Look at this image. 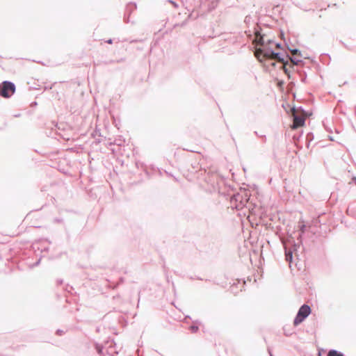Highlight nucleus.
Segmentation results:
<instances>
[{
  "instance_id": "obj_1",
  "label": "nucleus",
  "mask_w": 356,
  "mask_h": 356,
  "mask_svg": "<svg viewBox=\"0 0 356 356\" xmlns=\"http://www.w3.org/2000/svg\"><path fill=\"white\" fill-rule=\"evenodd\" d=\"M253 32L257 36L260 37L258 44H260L261 47L257 49V58L260 62H262L263 60L270 61L275 59L277 60L279 62L283 64L281 68L288 76L289 79L291 78V74L290 70L286 67V66L289 65L290 67L293 69L295 65H300L303 64V60L301 59L296 58L288 54L284 56L282 53L275 52L272 48L267 47L264 38V35L261 33V28H260L259 26H254Z\"/></svg>"
},
{
  "instance_id": "obj_2",
  "label": "nucleus",
  "mask_w": 356,
  "mask_h": 356,
  "mask_svg": "<svg viewBox=\"0 0 356 356\" xmlns=\"http://www.w3.org/2000/svg\"><path fill=\"white\" fill-rule=\"evenodd\" d=\"M300 234L298 237V243H296L293 238L290 236V238L288 240L289 243L291 245V247H289L286 243H284V248L285 252V260L289 263V266H291V263L293 261V254H296V252L298 249L300 248V244L302 243V234L305 232L306 225L305 224L300 225Z\"/></svg>"
},
{
  "instance_id": "obj_3",
  "label": "nucleus",
  "mask_w": 356,
  "mask_h": 356,
  "mask_svg": "<svg viewBox=\"0 0 356 356\" xmlns=\"http://www.w3.org/2000/svg\"><path fill=\"white\" fill-rule=\"evenodd\" d=\"M250 197V193L248 191L241 188L238 192L234 193L230 197L232 207L236 210H241L244 207H248Z\"/></svg>"
},
{
  "instance_id": "obj_4",
  "label": "nucleus",
  "mask_w": 356,
  "mask_h": 356,
  "mask_svg": "<svg viewBox=\"0 0 356 356\" xmlns=\"http://www.w3.org/2000/svg\"><path fill=\"white\" fill-rule=\"evenodd\" d=\"M15 83L10 81H3L0 83V96L3 98H10L15 93Z\"/></svg>"
},
{
  "instance_id": "obj_5",
  "label": "nucleus",
  "mask_w": 356,
  "mask_h": 356,
  "mask_svg": "<svg viewBox=\"0 0 356 356\" xmlns=\"http://www.w3.org/2000/svg\"><path fill=\"white\" fill-rule=\"evenodd\" d=\"M311 312V307L308 305L303 304L298 311V313L293 320V325L297 326L300 324L307 318Z\"/></svg>"
},
{
  "instance_id": "obj_6",
  "label": "nucleus",
  "mask_w": 356,
  "mask_h": 356,
  "mask_svg": "<svg viewBox=\"0 0 356 356\" xmlns=\"http://www.w3.org/2000/svg\"><path fill=\"white\" fill-rule=\"evenodd\" d=\"M292 110L294 113L293 114V123L290 127L291 129H296L299 127L304 126L305 123V119L304 117L296 114V107L293 106Z\"/></svg>"
},
{
  "instance_id": "obj_7",
  "label": "nucleus",
  "mask_w": 356,
  "mask_h": 356,
  "mask_svg": "<svg viewBox=\"0 0 356 356\" xmlns=\"http://www.w3.org/2000/svg\"><path fill=\"white\" fill-rule=\"evenodd\" d=\"M253 21L252 20V17L250 16H246L245 18V20H244V22L248 26V31H245V33L246 34L248 35V37H251L252 35H254L256 38V40H257V42L259 43V39L260 38L259 36H257L253 31H254V26L256 25V26H259L260 28L261 26L257 24H254V23H252V29H250V22Z\"/></svg>"
},
{
  "instance_id": "obj_8",
  "label": "nucleus",
  "mask_w": 356,
  "mask_h": 356,
  "mask_svg": "<svg viewBox=\"0 0 356 356\" xmlns=\"http://www.w3.org/2000/svg\"><path fill=\"white\" fill-rule=\"evenodd\" d=\"M108 343H109V345L106 348V353L108 356H114L115 354H118V351L115 350V346H113V341L108 342Z\"/></svg>"
},
{
  "instance_id": "obj_9",
  "label": "nucleus",
  "mask_w": 356,
  "mask_h": 356,
  "mask_svg": "<svg viewBox=\"0 0 356 356\" xmlns=\"http://www.w3.org/2000/svg\"><path fill=\"white\" fill-rule=\"evenodd\" d=\"M136 7L137 6L135 3H133V2L129 3L126 6L124 13H128L129 15H131V14L136 9Z\"/></svg>"
},
{
  "instance_id": "obj_10",
  "label": "nucleus",
  "mask_w": 356,
  "mask_h": 356,
  "mask_svg": "<svg viewBox=\"0 0 356 356\" xmlns=\"http://www.w3.org/2000/svg\"><path fill=\"white\" fill-rule=\"evenodd\" d=\"M327 356H345L344 354L339 350L331 349L328 351Z\"/></svg>"
},
{
  "instance_id": "obj_11",
  "label": "nucleus",
  "mask_w": 356,
  "mask_h": 356,
  "mask_svg": "<svg viewBox=\"0 0 356 356\" xmlns=\"http://www.w3.org/2000/svg\"><path fill=\"white\" fill-rule=\"evenodd\" d=\"M95 348L96 350V351L97 352V353L102 356L104 355V346L102 345V344H99L98 343H95Z\"/></svg>"
},
{
  "instance_id": "obj_12",
  "label": "nucleus",
  "mask_w": 356,
  "mask_h": 356,
  "mask_svg": "<svg viewBox=\"0 0 356 356\" xmlns=\"http://www.w3.org/2000/svg\"><path fill=\"white\" fill-rule=\"evenodd\" d=\"M298 75L300 76V81L302 82V83H305L306 82V79H307V74L305 72H302L300 71H298Z\"/></svg>"
},
{
  "instance_id": "obj_13",
  "label": "nucleus",
  "mask_w": 356,
  "mask_h": 356,
  "mask_svg": "<svg viewBox=\"0 0 356 356\" xmlns=\"http://www.w3.org/2000/svg\"><path fill=\"white\" fill-rule=\"evenodd\" d=\"M289 51H291L295 56L302 57L301 51L298 49H290L289 47Z\"/></svg>"
},
{
  "instance_id": "obj_14",
  "label": "nucleus",
  "mask_w": 356,
  "mask_h": 356,
  "mask_svg": "<svg viewBox=\"0 0 356 356\" xmlns=\"http://www.w3.org/2000/svg\"><path fill=\"white\" fill-rule=\"evenodd\" d=\"M189 330L192 333H196L198 331L199 327L197 325H192L189 327Z\"/></svg>"
},
{
  "instance_id": "obj_15",
  "label": "nucleus",
  "mask_w": 356,
  "mask_h": 356,
  "mask_svg": "<svg viewBox=\"0 0 356 356\" xmlns=\"http://www.w3.org/2000/svg\"><path fill=\"white\" fill-rule=\"evenodd\" d=\"M307 140H308V144L314 139V135L312 133H308L307 134ZM307 147H309V145H307Z\"/></svg>"
},
{
  "instance_id": "obj_16",
  "label": "nucleus",
  "mask_w": 356,
  "mask_h": 356,
  "mask_svg": "<svg viewBox=\"0 0 356 356\" xmlns=\"http://www.w3.org/2000/svg\"><path fill=\"white\" fill-rule=\"evenodd\" d=\"M130 15H129L128 13H124V22L125 23H129L130 22Z\"/></svg>"
},
{
  "instance_id": "obj_17",
  "label": "nucleus",
  "mask_w": 356,
  "mask_h": 356,
  "mask_svg": "<svg viewBox=\"0 0 356 356\" xmlns=\"http://www.w3.org/2000/svg\"><path fill=\"white\" fill-rule=\"evenodd\" d=\"M254 134L258 136V138H261L264 142H266V137L265 135L260 136L259 135L258 132L257 131H254Z\"/></svg>"
},
{
  "instance_id": "obj_18",
  "label": "nucleus",
  "mask_w": 356,
  "mask_h": 356,
  "mask_svg": "<svg viewBox=\"0 0 356 356\" xmlns=\"http://www.w3.org/2000/svg\"><path fill=\"white\" fill-rule=\"evenodd\" d=\"M65 331L63 330H60V329H58L56 331V334L58 335V336H62L65 334Z\"/></svg>"
},
{
  "instance_id": "obj_19",
  "label": "nucleus",
  "mask_w": 356,
  "mask_h": 356,
  "mask_svg": "<svg viewBox=\"0 0 356 356\" xmlns=\"http://www.w3.org/2000/svg\"><path fill=\"white\" fill-rule=\"evenodd\" d=\"M113 144H115V145H118L120 146V145H122V140H120V139L115 140L114 141Z\"/></svg>"
},
{
  "instance_id": "obj_20",
  "label": "nucleus",
  "mask_w": 356,
  "mask_h": 356,
  "mask_svg": "<svg viewBox=\"0 0 356 356\" xmlns=\"http://www.w3.org/2000/svg\"><path fill=\"white\" fill-rule=\"evenodd\" d=\"M275 46H276V47H277V48H278V49H281V48H282V45H281V44H280V43H279V42L276 43V44H275Z\"/></svg>"
},
{
  "instance_id": "obj_21",
  "label": "nucleus",
  "mask_w": 356,
  "mask_h": 356,
  "mask_svg": "<svg viewBox=\"0 0 356 356\" xmlns=\"http://www.w3.org/2000/svg\"><path fill=\"white\" fill-rule=\"evenodd\" d=\"M106 42L108 43V44H112L113 43V40L112 39H108V40H106Z\"/></svg>"
},
{
  "instance_id": "obj_22",
  "label": "nucleus",
  "mask_w": 356,
  "mask_h": 356,
  "mask_svg": "<svg viewBox=\"0 0 356 356\" xmlns=\"http://www.w3.org/2000/svg\"><path fill=\"white\" fill-rule=\"evenodd\" d=\"M40 259H39L38 260V261H36L34 264H33V266H37L39 264H40Z\"/></svg>"
},
{
  "instance_id": "obj_23",
  "label": "nucleus",
  "mask_w": 356,
  "mask_h": 356,
  "mask_svg": "<svg viewBox=\"0 0 356 356\" xmlns=\"http://www.w3.org/2000/svg\"><path fill=\"white\" fill-rule=\"evenodd\" d=\"M170 3H172L173 4V6H175V7L177 6V3L175 2H174L173 1H170Z\"/></svg>"
},
{
  "instance_id": "obj_24",
  "label": "nucleus",
  "mask_w": 356,
  "mask_h": 356,
  "mask_svg": "<svg viewBox=\"0 0 356 356\" xmlns=\"http://www.w3.org/2000/svg\"><path fill=\"white\" fill-rule=\"evenodd\" d=\"M123 282H124V278L123 277H120V282L122 283Z\"/></svg>"
},
{
  "instance_id": "obj_25",
  "label": "nucleus",
  "mask_w": 356,
  "mask_h": 356,
  "mask_svg": "<svg viewBox=\"0 0 356 356\" xmlns=\"http://www.w3.org/2000/svg\"><path fill=\"white\" fill-rule=\"evenodd\" d=\"M284 334H285L286 336H289L291 334H289V331H286V332H284Z\"/></svg>"
},
{
  "instance_id": "obj_26",
  "label": "nucleus",
  "mask_w": 356,
  "mask_h": 356,
  "mask_svg": "<svg viewBox=\"0 0 356 356\" xmlns=\"http://www.w3.org/2000/svg\"><path fill=\"white\" fill-rule=\"evenodd\" d=\"M284 334H285L286 336H289L291 334H289V331H286V332H284Z\"/></svg>"
},
{
  "instance_id": "obj_27",
  "label": "nucleus",
  "mask_w": 356,
  "mask_h": 356,
  "mask_svg": "<svg viewBox=\"0 0 356 356\" xmlns=\"http://www.w3.org/2000/svg\"><path fill=\"white\" fill-rule=\"evenodd\" d=\"M55 220H56V222H60L62 221V220H60V219H56Z\"/></svg>"
},
{
  "instance_id": "obj_28",
  "label": "nucleus",
  "mask_w": 356,
  "mask_h": 356,
  "mask_svg": "<svg viewBox=\"0 0 356 356\" xmlns=\"http://www.w3.org/2000/svg\"><path fill=\"white\" fill-rule=\"evenodd\" d=\"M270 65H271L272 66H275V63L274 62H271V63H270Z\"/></svg>"
},
{
  "instance_id": "obj_29",
  "label": "nucleus",
  "mask_w": 356,
  "mask_h": 356,
  "mask_svg": "<svg viewBox=\"0 0 356 356\" xmlns=\"http://www.w3.org/2000/svg\"><path fill=\"white\" fill-rule=\"evenodd\" d=\"M272 42H273V41H272L271 40H268V42H267V43H268V44H270V43H271Z\"/></svg>"
},
{
  "instance_id": "obj_30",
  "label": "nucleus",
  "mask_w": 356,
  "mask_h": 356,
  "mask_svg": "<svg viewBox=\"0 0 356 356\" xmlns=\"http://www.w3.org/2000/svg\"><path fill=\"white\" fill-rule=\"evenodd\" d=\"M268 352H269V355L270 356H273V354L271 353V352L270 351V350L268 349Z\"/></svg>"
},
{
  "instance_id": "obj_31",
  "label": "nucleus",
  "mask_w": 356,
  "mask_h": 356,
  "mask_svg": "<svg viewBox=\"0 0 356 356\" xmlns=\"http://www.w3.org/2000/svg\"><path fill=\"white\" fill-rule=\"evenodd\" d=\"M329 138H330V140H332V141H333V140H334L333 138H332V137H331V136H330V137H329Z\"/></svg>"
},
{
  "instance_id": "obj_32",
  "label": "nucleus",
  "mask_w": 356,
  "mask_h": 356,
  "mask_svg": "<svg viewBox=\"0 0 356 356\" xmlns=\"http://www.w3.org/2000/svg\"><path fill=\"white\" fill-rule=\"evenodd\" d=\"M48 250H49V248H44V251H48Z\"/></svg>"
},
{
  "instance_id": "obj_33",
  "label": "nucleus",
  "mask_w": 356,
  "mask_h": 356,
  "mask_svg": "<svg viewBox=\"0 0 356 356\" xmlns=\"http://www.w3.org/2000/svg\"><path fill=\"white\" fill-rule=\"evenodd\" d=\"M195 323H200L198 321H195Z\"/></svg>"
},
{
  "instance_id": "obj_34",
  "label": "nucleus",
  "mask_w": 356,
  "mask_h": 356,
  "mask_svg": "<svg viewBox=\"0 0 356 356\" xmlns=\"http://www.w3.org/2000/svg\"><path fill=\"white\" fill-rule=\"evenodd\" d=\"M33 104V105H36L37 104V103L35 102H34Z\"/></svg>"
},
{
  "instance_id": "obj_35",
  "label": "nucleus",
  "mask_w": 356,
  "mask_h": 356,
  "mask_svg": "<svg viewBox=\"0 0 356 356\" xmlns=\"http://www.w3.org/2000/svg\"><path fill=\"white\" fill-rule=\"evenodd\" d=\"M318 356H322L321 353H318Z\"/></svg>"
}]
</instances>
